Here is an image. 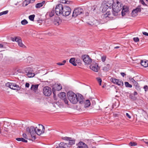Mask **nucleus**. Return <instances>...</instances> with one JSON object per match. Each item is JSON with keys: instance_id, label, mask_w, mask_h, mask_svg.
Listing matches in <instances>:
<instances>
[{"instance_id": "f257e3e1", "label": "nucleus", "mask_w": 148, "mask_h": 148, "mask_svg": "<svg viewBox=\"0 0 148 148\" xmlns=\"http://www.w3.org/2000/svg\"><path fill=\"white\" fill-rule=\"evenodd\" d=\"M71 9L69 6H63L61 4H59L56 6L55 8V13L58 16L61 15L63 16H67L71 13Z\"/></svg>"}, {"instance_id": "f03ea898", "label": "nucleus", "mask_w": 148, "mask_h": 148, "mask_svg": "<svg viewBox=\"0 0 148 148\" xmlns=\"http://www.w3.org/2000/svg\"><path fill=\"white\" fill-rule=\"evenodd\" d=\"M68 98L70 101L73 104H76L77 102L80 104L83 103L84 98L80 94H76L71 91H69L67 93Z\"/></svg>"}, {"instance_id": "7ed1b4c3", "label": "nucleus", "mask_w": 148, "mask_h": 148, "mask_svg": "<svg viewBox=\"0 0 148 148\" xmlns=\"http://www.w3.org/2000/svg\"><path fill=\"white\" fill-rule=\"evenodd\" d=\"M123 5L121 3L117 1L116 4L113 5L112 8V14L115 16L118 14V12L122 9Z\"/></svg>"}, {"instance_id": "20e7f679", "label": "nucleus", "mask_w": 148, "mask_h": 148, "mask_svg": "<svg viewBox=\"0 0 148 148\" xmlns=\"http://www.w3.org/2000/svg\"><path fill=\"white\" fill-rule=\"evenodd\" d=\"M5 86L7 87L15 90H20L21 89L19 86L16 84L13 83L8 82L6 83Z\"/></svg>"}, {"instance_id": "39448f33", "label": "nucleus", "mask_w": 148, "mask_h": 148, "mask_svg": "<svg viewBox=\"0 0 148 148\" xmlns=\"http://www.w3.org/2000/svg\"><path fill=\"white\" fill-rule=\"evenodd\" d=\"M26 131L29 133L32 137H33L34 139L36 138L35 135L36 134V127L34 128V126H32L30 127H28L26 128Z\"/></svg>"}, {"instance_id": "423d86ee", "label": "nucleus", "mask_w": 148, "mask_h": 148, "mask_svg": "<svg viewBox=\"0 0 148 148\" xmlns=\"http://www.w3.org/2000/svg\"><path fill=\"white\" fill-rule=\"evenodd\" d=\"M26 131L29 133L32 137H33L34 139L36 138L35 135L36 134V127L34 128V126H32L30 127H28L26 128Z\"/></svg>"}, {"instance_id": "0eeeda50", "label": "nucleus", "mask_w": 148, "mask_h": 148, "mask_svg": "<svg viewBox=\"0 0 148 148\" xmlns=\"http://www.w3.org/2000/svg\"><path fill=\"white\" fill-rule=\"evenodd\" d=\"M83 9L80 8H76L73 12L72 16L75 18L78 15L83 13Z\"/></svg>"}, {"instance_id": "6e6552de", "label": "nucleus", "mask_w": 148, "mask_h": 148, "mask_svg": "<svg viewBox=\"0 0 148 148\" xmlns=\"http://www.w3.org/2000/svg\"><path fill=\"white\" fill-rule=\"evenodd\" d=\"M82 58L84 62L86 64H90L92 62V59L87 55L82 56Z\"/></svg>"}, {"instance_id": "1a4fd4ad", "label": "nucleus", "mask_w": 148, "mask_h": 148, "mask_svg": "<svg viewBox=\"0 0 148 148\" xmlns=\"http://www.w3.org/2000/svg\"><path fill=\"white\" fill-rule=\"evenodd\" d=\"M39 125V128L36 127V134L38 135H40L44 133L45 128L43 125Z\"/></svg>"}, {"instance_id": "9d476101", "label": "nucleus", "mask_w": 148, "mask_h": 148, "mask_svg": "<svg viewBox=\"0 0 148 148\" xmlns=\"http://www.w3.org/2000/svg\"><path fill=\"white\" fill-rule=\"evenodd\" d=\"M43 92L45 96H49L52 93L51 89L48 86L45 87L43 89Z\"/></svg>"}, {"instance_id": "9b49d317", "label": "nucleus", "mask_w": 148, "mask_h": 148, "mask_svg": "<svg viewBox=\"0 0 148 148\" xmlns=\"http://www.w3.org/2000/svg\"><path fill=\"white\" fill-rule=\"evenodd\" d=\"M62 86L61 84H55L53 88V93L54 95L53 96L54 98L56 96V94L55 93V90L58 91L62 89Z\"/></svg>"}, {"instance_id": "f8f14e48", "label": "nucleus", "mask_w": 148, "mask_h": 148, "mask_svg": "<svg viewBox=\"0 0 148 148\" xmlns=\"http://www.w3.org/2000/svg\"><path fill=\"white\" fill-rule=\"evenodd\" d=\"M111 81L114 84L119 86H122L123 85V82L121 80L115 78H112Z\"/></svg>"}, {"instance_id": "ddd939ff", "label": "nucleus", "mask_w": 148, "mask_h": 148, "mask_svg": "<svg viewBox=\"0 0 148 148\" xmlns=\"http://www.w3.org/2000/svg\"><path fill=\"white\" fill-rule=\"evenodd\" d=\"M141 11V8L140 6H138L136 9H134L132 12V16L134 17L137 14V13L140 12Z\"/></svg>"}, {"instance_id": "4468645a", "label": "nucleus", "mask_w": 148, "mask_h": 148, "mask_svg": "<svg viewBox=\"0 0 148 148\" xmlns=\"http://www.w3.org/2000/svg\"><path fill=\"white\" fill-rule=\"evenodd\" d=\"M114 1L113 0H105L103 3H104L106 6L110 8L111 9L112 7L113 8V6Z\"/></svg>"}, {"instance_id": "2eb2a0df", "label": "nucleus", "mask_w": 148, "mask_h": 148, "mask_svg": "<svg viewBox=\"0 0 148 148\" xmlns=\"http://www.w3.org/2000/svg\"><path fill=\"white\" fill-rule=\"evenodd\" d=\"M90 68L92 70L95 72H97L98 70L99 69L98 64L96 63H95V64H91L90 66Z\"/></svg>"}, {"instance_id": "dca6fc26", "label": "nucleus", "mask_w": 148, "mask_h": 148, "mask_svg": "<svg viewBox=\"0 0 148 148\" xmlns=\"http://www.w3.org/2000/svg\"><path fill=\"white\" fill-rule=\"evenodd\" d=\"M77 148H88L87 145L82 142H80L77 144Z\"/></svg>"}, {"instance_id": "f3484780", "label": "nucleus", "mask_w": 148, "mask_h": 148, "mask_svg": "<svg viewBox=\"0 0 148 148\" xmlns=\"http://www.w3.org/2000/svg\"><path fill=\"white\" fill-rule=\"evenodd\" d=\"M122 10L121 14L123 16H125L126 13H127L128 11V7L125 5L123 6L122 7Z\"/></svg>"}, {"instance_id": "a211bd4d", "label": "nucleus", "mask_w": 148, "mask_h": 148, "mask_svg": "<svg viewBox=\"0 0 148 148\" xmlns=\"http://www.w3.org/2000/svg\"><path fill=\"white\" fill-rule=\"evenodd\" d=\"M140 63L142 66L145 67H146L148 66V61L146 60H141Z\"/></svg>"}, {"instance_id": "6ab92c4d", "label": "nucleus", "mask_w": 148, "mask_h": 148, "mask_svg": "<svg viewBox=\"0 0 148 148\" xmlns=\"http://www.w3.org/2000/svg\"><path fill=\"white\" fill-rule=\"evenodd\" d=\"M17 42H18V46L20 47L23 48H26V46L23 43L22 41L20 38L18 39Z\"/></svg>"}, {"instance_id": "aec40b11", "label": "nucleus", "mask_w": 148, "mask_h": 148, "mask_svg": "<svg viewBox=\"0 0 148 148\" xmlns=\"http://www.w3.org/2000/svg\"><path fill=\"white\" fill-rule=\"evenodd\" d=\"M84 100H83V103L82 104H84V107H89L90 105V103L89 100H86L85 102H84Z\"/></svg>"}, {"instance_id": "412c9836", "label": "nucleus", "mask_w": 148, "mask_h": 148, "mask_svg": "<svg viewBox=\"0 0 148 148\" xmlns=\"http://www.w3.org/2000/svg\"><path fill=\"white\" fill-rule=\"evenodd\" d=\"M59 97L61 99H63L66 98V93L64 92H61L58 95Z\"/></svg>"}, {"instance_id": "4be33fe9", "label": "nucleus", "mask_w": 148, "mask_h": 148, "mask_svg": "<svg viewBox=\"0 0 148 148\" xmlns=\"http://www.w3.org/2000/svg\"><path fill=\"white\" fill-rule=\"evenodd\" d=\"M110 69V65L108 64L103 68V70L105 72L108 71Z\"/></svg>"}, {"instance_id": "5701e85b", "label": "nucleus", "mask_w": 148, "mask_h": 148, "mask_svg": "<svg viewBox=\"0 0 148 148\" xmlns=\"http://www.w3.org/2000/svg\"><path fill=\"white\" fill-rule=\"evenodd\" d=\"M132 82L134 84V85L135 86H136V88L137 89H138L139 88V86L138 85V82H136L134 79H132L131 80Z\"/></svg>"}, {"instance_id": "b1692460", "label": "nucleus", "mask_w": 148, "mask_h": 148, "mask_svg": "<svg viewBox=\"0 0 148 148\" xmlns=\"http://www.w3.org/2000/svg\"><path fill=\"white\" fill-rule=\"evenodd\" d=\"M45 2L43 1L42 2L38 3L36 5V7L37 8H40L45 3Z\"/></svg>"}, {"instance_id": "393cba45", "label": "nucleus", "mask_w": 148, "mask_h": 148, "mask_svg": "<svg viewBox=\"0 0 148 148\" xmlns=\"http://www.w3.org/2000/svg\"><path fill=\"white\" fill-rule=\"evenodd\" d=\"M66 144L64 143H61L59 145V146L56 148H66Z\"/></svg>"}, {"instance_id": "a878e982", "label": "nucleus", "mask_w": 148, "mask_h": 148, "mask_svg": "<svg viewBox=\"0 0 148 148\" xmlns=\"http://www.w3.org/2000/svg\"><path fill=\"white\" fill-rule=\"evenodd\" d=\"M35 0H25L23 4H25V6H26L30 3H33Z\"/></svg>"}, {"instance_id": "bb28decb", "label": "nucleus", "mask_w": 148, "mask_h": 148, "mask_svg": "<svg viewBox=\"0 0 148 148\" xmlns=\"http://www.w3.org/2000/svg\"><path fill=\"white\" fill-rule=\"evenodd\" d=\"M38 85L37 84L36 85H32L31 88V89L34 91H36L38 89Z\"/></svg>"}, {"instance_id": "cd10ccee", "label": "nucleus", "mask_w": 148, "mask_h": 148, "mask_svg": "<svg viewBox=\"0 0 148 148\" xmlns=\"http://www.w3.org/2000/svg\"><path fill=\"white\" fill-rule=\"evenodd\" d=\"M75 59L74 58H72L69 60V62L74 66H76L77 64L75 62Z\"/></svg>"}, {"instance_id": "c85d7f7f", "label": "nucleus", "mask_w": 148, "mask_h": 148, "mask_svg": "<svg viewBox=\"0 0 148 148\" xmlns=\"http://www.w3.org/2000/svg\"><path fill=\"white\" fill-rule=\"evenodd\" d=\"M55 14L54 10H52L50 12H47L46 15H48L50 17H52Z\"/></svg>"}, {"instance_id": "c756f323", "label": "nucleus", "mask_w": 148, "mask_h": 148, "mask_svg": "<svg viewBox=\"0 0 148 148\" xmlns=\"http://www.w3.org/2000/svg\"><path fill=\"white\" fill-rule=\"evenodd\" d=\"M16 140L18 141H21L25 143H27V140H25L24 139L22 138H16Z\"/></svg>"}, {"instance_id": "7c9ffc66", "label": "nucleus", "mask_w": 148, "mask_h": 148, "mask_svg": "<svg viewBox=\"0 0 148 148\" xmlns=\"http://www.w3.org/2000/svg\"><path fill=\"white\" fill-rule=\"evenodd\" d=\"M102 7V11L103 12L107 11L108 8H108V6H106V5L105 4H104V5H103Z\"/></svg>"}, {"instance_id": "2f4dec72", "label": "nucleus", "mask_w": 148, "mask_h": 148, "mask_svg": "<svg viewBox=\"0 0 148 148\" xmlns=\"http://www.w3.org/2000/svg\"><path fill=\"white\" fill-rule=\"evenodd\" d=\"M107 12L108 13H106V14H103L102 15L101 17L103 19L107 18L108 17V15L110 14V13L108 11H107Z\"/></svg>"}, {"instance_id": "473e14b6", "label": "nucleus", "mask_w": 148, "mask_h": 148, "mask_svg": "<svg viewBox=\"0 0 148 148\" xmlns=\"http://www.w3.org/2000/svg\"><path fill=\"white\" fill-rule=\"evenodd\" d=\"M27 75L28 77H34L35 74L34 73H32L30 72H28Z\"/></svg>"}, {"instance_id": "72a5a7b5", "label": "nucleus", "mask_w": 148, "mask_h": 148, "mask_svg": "<svg viewBox=\"0 0 148 148\" xmlns=\"http://www.w3.org/2000/svg\"><path fill=\"white\" fill-rule=\"evenodd\" d=\"M69 144L71 145H72L75 144V140L72 139L71 138H70V139L69 140Z\"/></svg>"}, {"instance_id": "f704fd0d", "label": "nucleus", "mask_w": 148, "mask_h": 148, "mask_svg": "<svg viewBox=\"0 0 148 148\" xmlns=\"http://www.w3.org/2000/svg\"><path fill=\"white\" fill-rule=\"evenodd\" d=\"M19 38V37H16L15 38L11 37V39L13 41H15L17 42Z\"/></svg>"}, {"instance_id": "c9c22d12", "label": "nucleus", "mask_w": 148, "mask_h": 148, "mask_svg": "<svg viewBox=\"0 0 148 148\" xmlns=\"http://www.w3.org/2000/svg\"><path fill=\"white\" fill-rule=\"evenodd\" d=\"M35 16V15L34 14L30 15L29 16V18L30 20L31 21H33L34 20Z\"/></svg>"}, {"instance_id": "e433bc0d", "label": "nucleus", "mask_w": 148, "mask_h": 148, "mask_svg": "<svg viewBox=\"0 0 148 148\" xmlns=\"http://www.w3.org/2000/svg\"><path fill=\"white\" fill-rule=\"evenodd\" d=\"M125 84L126 87L129 88H131L132 86V85L129 84L127 82H125Z\"/></svg>"}, {"instance_id": "4c0bfd02", "label": "nucleus", "mask_w": 148, "mask_h": 148, "mask_svg": "<svg viewBox=\"0 0 148 148\" xmlns=\"http://www.w3.org/2000/svg\"><path fill=\"white\" fill-rule=\"evenodd\" d=\"M21 23L23 25H25L28 23V22L26 20L24 19L21 21Z\"/></svg>"}, {"instance_id": "58836bf2", "label": "nucleus", "mask_w": 148, "mask_h": 148, "mask_svg": "<svg viewBox=\"0 0 148 148\" xmlns=\"http://www.w3.org/2000/svg\"><path fill=\"white\" fill-rule=\"evenodd\" d=\"M8 12V10H6L3 12H2L0 13V16H1L3 14H7Z\"/></svg>"}, {"instance_id": "ea45409f", "label": "nucleus", "mask_w": 148, "mask_h": 148, "mask_svg": "<svg viewBox=\"0 0 148 148\" xmlns=\"http://www.w3.org/2000/svg\"><path fill=\"white\" fill-rule=\"evenodd\" d=\"M96 79H97V81L99 83V85H101V82H102L101 79L99 77L97 78Z\"/></svg>"}, {"instance_id": "a19ab883", "label": "nucleus", "mask_w": 148, "mask_h": 148, "mask_svg": "<svg viewBox=\"0 0 148 148\" xmlns=\"http://www.w3.org/2000/svg\"><path fill=\"white\" fill-rule=\"evenodd\" d=\"M106 56H102L101 57V59L103 62H104L105 61L106 58Z\"/></svg>"}, {"instance_id": "79ce46f5", "label": "nucleus", "mask_w": 148, "mask_h": 148, "mask_svg": "<svg viewBox=\"0 0 148 148\" xmlns=\"http://www.w3.org/2000/svg\"><path fill=\"white\" fill-rule=\"evenodd\" d=\"M129 144L131 146H135L137 145V144L136 143L134 142H130Z\"/></svg>"}, {"instance_id": "37998d69", "label": "nucleus", "mask_w": 148, "mask_h": 148, "mask_svg": "<svg viewBox=\"0 0 148 148\" xmlns=\"http://www.w3.org/2000/svg\"><path fill=\"white\" fill-rule=\"evenodd\" d=\"M133 40L136 42H138L139 41V39L138 38H133Z\"/></svg>"}, {"instance_id": "c03bdc74", "label": "nucleus", "mask_w": 148, "mask_h": 148, "mask_svg": "<svg viewBox=\"0 0 148 148\" xmlns=\"http://www.w3.org/2000/svg\"><path fill=\"white\" fill-rule=\"evenodd\" d=\"M140 3L144 6H147V5L145 3L143 0H140Z\"/></svg>"}, {"instance_id": "a18cd8bd", "label": "nucleus", "mask_w": 148, "mask_h": 148, "mask_svg": "<svg viewBox=\"0 0 148 148\" xmlns=\"http://www.w3.org/2000/svg\"><path fill=\"white\" fill-rule=\"evenodd\" d=\"M143 88L145 90V91H147L148 90V87L147 85H145L144 86Z\"/></svg>"}, {"instance_id": "49530a36", "label": "nucleus", "mask_w": 148, "mask_h": 148, "mask_svg": "<svg viewBox=\"0 0 148 148\" xmlns=\"http://www.w3.org/2000/svg\"><path fill=\"white\" fill-rule=\"evenodd\" d=\"M63 100L64 101V102H65V103L66 104H68V101L67 100V99H66V98H65Z\"/></svg>"}, {"instance_id": "de8ad7c7", "label": "nucleus", "mask_w": 148, "mask_h": 148, "mask_svg": "<svg viewBox=\"0 0 148 148\" xmlns=\"http://www.w3.org/2000/svg\"><path fill=\"white\" fill-rule=\"evenodd\" d=\"M63 139H64V140H68L69 141V140L70 139V138H69L68 137H64L63 138Z\"/></svg>"}, {"instance_id": "09e8293b", "label": "nucleus", "mask_w": 148, "mask_h": 148, "mask_svg": "<svg viewBox=\"0 0 148 148\" xmlns=\"http://www.w3.org/2000/svg\"><path fill=\"white\" fill-rule=\"evenodd\" d=\"M94 22L95 23V26H97V25L99 24V23L96 20L94 21Z\"/></svg>"}, {"instance_id": "8fccbe9b", "label": "nucleus", "mask_w": 148, "mask_h": 148, "mask_svg": "<svg viewBox=\"0 0 148 148\" xmlns=\"http://www.w3.org/2000/svg\"><path fill=\"white\" fill-rule=\"evenodd\" d=\"M23 136L25 138L27 139V135H26V134H23Z\"/></svg>"}, {"instance_id": "3c124183", "label": "nucleus", "mask_w": 148, "mask_h": 148, "mask_svg": "<svg viewBox=\"0 0 148 148\" xmlns=\"http://www.w3.org/2000/svg\"><path fill=\"white\" fill-rule=\"evenodd\" d=\"M143 35L145 36H148V33L146 32H143Z\"/></svg>"}, {"instance_id": "603ef678", "label": "nucleus", "mask_w": 148, "mask_h": 148, "mask_svg": "<svg viewBox=\"0 0 148 148\" xmlns=\"http://www.w3.org/2000/svg\"><path fill=\"white\" fill-rule=\"evenodd\" d=\"M126 116L129 118L130 119L131 118V116H130V115L128 113H126Z\"/></svg>"}, {"instance_id": "864d4df0", "label": "nucleus", "mask_w": 148, "mask_h": 148, "mask_svg": "<svg viewBox=\"0 0 148 148\" xmlns=\"http://www.w3.org/2000/svg\"><path fill=\"white\" fill-rule=\"evenodd\" d=\"M29 84L28 83H26L25 85V87L27 88H28L29 86Z\"/></svg>"}, {"instance_id": "5fc2aeb1", "label": "nucleus", "mask_w": 148, "mask_h": 148, "mask_svg": "<svg viewBox=\"0 0 148 148\" xmlns=\"http://www.w3.org/2000/svg\"><path fill=\"white\" fill-rule=\"evenodd\" d=\"M121 74L123 77H124L126 75V74L124 73L123 72L121 73Z\"/></svg>"}, {"instance_id": "6e6d98bb", "label": "nucleus", "mask_w": 148, "mask_h": 148, "mask_svg": "<svg viewBox=\"0 0 148 148\" xmlns=\"http://www.w3.org/2000/svg\"><path fill=\"white\" fill-rule=\"evenodd\" d=\"M57 64L59 65H63V64H62V63L59 62L57 63Z\"/></svg>"}, {"instance_id": "4d7b16f0", "label": "nucleus", "mask_w": 148, "mask_h": 148, "mask_svg": "<svg viewBox=\"0 0 148 148\" xmlns=\"http://www.w3.org/2000/svg\"><path fill=\"white\" fill-rule=\"evenodd\" d=\"M62 3H65L66 0H60Z\"/></svg>"}, {"instance_id": "13d9d810", "label": "nucleus", "mask_w": 148, "mask_h": 148, "mask_svg": "<svg viewBox=\"0 0 148 148\" xmlns=\"http://www.w3.org/2000/svg\"><path fill=\"white\" fill-rule=\"evenodd\" d=\"M70 2V1L68 0H66L65 3L69 4Z\"/></svg>"}, {"instance_id": "bf43d9fd", "label": "nucleus", "mask_w": 148, "mask_h": 148, "mask_svg": "<svg viewBox=\"0 0 148 148\" xmlns=\"http://www.w3.org/2000/svg\"><path fill=\"white\" fill-rule=\"evenodd\" d=\"M137 92L136 91H134V95H137Z\"/></svg>"}, {"instance_id": "052dcab7", "label": "nucleus", "mask_w": 148, "mask_h": 148, "mask_svg": "<svg viewBox=\"0 0 148 148\" xmlns=\"http://www.w3.org/2000/svg\"><path fill=\"white\" fill-rule=\"evenodd\" d=\"M3 45L1 44H0V48H3Z\"/></svg>"}, {"instance_id": "680f3d73", "label": "nucleus", "mask_w": 148, "mask_h": 148, "mask_svg": "<svg viewBox=\"0 0 148 148\" xmlns=\"http://www.w3.org/2000/svg\"><path fill=\"white\" fill-rule=\"evenodd\" d=\"M66 62V61L65 60H64L62 62V64H63V65Z\"/></svg>"}, {"instance_id": "e2e57ef3", "label": "nucleus", "mask_w": 148, "mask_h": 148, "mask_svg": "<svg viewBox=\"0 0 148 148\" xmlns=\"http://www.w3.org/2000/svg\"><path fill=\"white\" fill-rule=\"evenodd\" d=\"M119 47H120L119 46H116V47H114V48L115 49H118V48H119Z\"/></svg>"}, {"instance_id": "0e129e2a", "label": "nucleus", "mask_w": 148, "mask_h": 148, "mask_svg": "<svg viewBox=\"0 0 148 148\" xmlns=\"http://www.w3.org/2000/svg\"><path fill=\"white\" fill-rule=\"evenodd\" d=\"M145 143L147 145H148V142H145Z\"/></svg>"}, {"instance_id": "69168bd1", "label": "nucleus", "mask_w": 148, "mask_h": 148, "mask_svg": "<svg viewBox=\"0 0 148 148\" xmlns=\"http://www.w3.org/2000/svg\"><path fill=\"white\" fill-rule=\"evenodd\" d=\"M92 148H96L95 147H93Z\"/></svg>"}, {"instance_id": "338daca9", "label": "nucleus", "mask_w": 148, "mask_h": 148, "mask_svg": "<svg viewBox=\"0 0 148 148\" xmlns=\"http://www.w3.org/2000/svg\"><path fill=\"white\" fill-rule=\"evenodd\" d=\"M103 88H104V86H102Z\"/></svg>"}, {"instance_id": "774afa93", "label": "nucleus", "mask_w": 148, "mask_h": 148, "mask_svg": "<svg viewBox=\"0 0 148 148\" xmlns=\"http://www.w3.org/2000/svg\"><path fill=\"white\" fill-rule=\"evenodd\" d=\"M146 0L148 2V0Z\"/></svg>"}]
</instances>
